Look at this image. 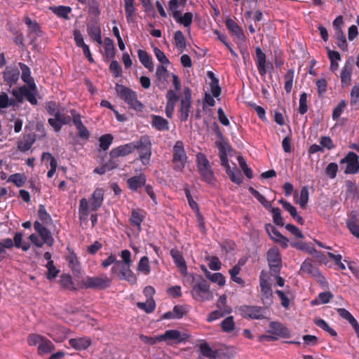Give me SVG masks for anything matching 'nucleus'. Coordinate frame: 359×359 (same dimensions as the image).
Listing matches in <instances>:
<instances>
[{
    "mask_svg": "<svg viewBox=\"0 0 359 359\" xmlns=\"http://www.w3.org/2000/svg\"><path fill=\"white\" fill-rule=\"evenodd\" d=\"M191 294L194 299L200 302L210 301L213 298V294L210 289V284L201 275L194 277Z\"/></svg>",
    "mask_w": 359,
    "mask_h": 359,
    "instance_id": "1",
    "label": "nucleus"
},
{
    "mask_svg": "<svg viewBox=\"0 0 359 359\" xmlns=\"http://www.w3.org/2000/svg\"><path fill=\"white\" fill-rule=\"evenodd\" d=\"M115 90L117 95L126 103L130 109L135 111H142L144 104L138 100L137 94L131 88L121 84H116Z\"/></svg>",
    "mask_w": 359,
    "mask_h": 359,
    "instance_id": "2",
    "label": "nucleus"
},
{
    "mask_svg": "<svg viewBox=\"0 0 359 359\" xmlns=\"http://www.w3.org/2000/svg\"><path fill=\"white\" fill-rule=\"evenodd\" d=\"M130 264H122L118 261L111 269V273L121 280H126L131 285L137 283V278L130 269Z\"/></svg>",
    "mask_w": 359,
    "mask_h": 359,
    "instance_id": "3",
    "label": "nucleus"
},
{
    "mask_svg": "<svg viewBox=\"0 0 359 359\" xmlns=\"http://www.w3.org/2000/svg\"><path fill=\"white\" fill-rule=\"evenodd\" d=\"M219 156L221 165L225 168L226 173L229 177L231 181L238 185L241 184L243 183V177L241 171L238 169L236 164H233V167L231 168L229 163L227 154L222 147L219 148Z\"/></svg>",
    "mask_w": 359,
    "mask_h": 359,
    "instance_id": "4",
    "label": "nucleus"
},
{
    "mask_svg": "<svg viewBox=\"0 0 359 359\" xmlns=\"http://www.w3.org/2000/svg\"><path fill=\"white\" fill-rule=\"evenodd\" d=\"M134 151L138 150L140 159L144 165L149 164L151 156V142L149 136H142L138 141L133 142Z\"/></svg>",
    "mask_w": 359,
    "mask_h": 359,
    "instance_id": "5",
    "label": "nucleus"
},
{
    "mask_svg": "<svg viewBox=\"0 0 359 359\" xmlns=\"http://www.w3.org/2000/svg\"><path fill=\"white\" fill-rule=\"evenodd\" d=\"M187 158L183 142L177 140L172 148L173 169L175 171L182 172L185 167Z\"/></svg>",
    "mask_w": 359,
    "mask_h": 359,
    "instance_id": "6",
    "label": "nucleus"
},
{
    "mask_svg": "<svg viewBox=\"0 0 359 359\" xmlns=\"http://www.w3.org/2000/svg\"><path fill=\"white\" fill-rule=\"evenodd\" d=\"M111 280L107 275L102 274L100 276H87L81 281V286L84 288L104 290L111 285Z\"/></svg>",
    "mask_w": 359,
    "mask_h": 359,
    "instance_id": "7",
    "label": "nucleus"
},
{
    "mask_svg": "<svg viewBox=\"0 0 359 359\" xmlns=\"http://www.w3.org/2000/svg\"><path fill=\"white\" fill-rule=\"evenodd\" d=\"M37 93V88L36 90L31 89L29 86H22L18 88H14L12 90L11 93L15 97L18 102H22L24 98L29 102L32 105H36L38 104L36 94Z\"/></svg>",
    "mask_w": 359,
    "mask_h": 359,
    "instance_id": "8",
    "label": "nucleus"
},
{
    "mask_svg": "<svg viewBox=\"0 0 359 359\" xmlns=\"http://www.w3.org/2000/svg\"><path fill=\"white\" fill-rule=\"evenodd\" d=\"M191 90L189 87L184 89V95L180 100V106L179 109V118L182 122H186L189 116L191 108Z\"/></svg>",
    "mask_w": 359,
    "mask_h": 359,
    "instance_id": "9",
    "label": "nucleus"
},
{
    "mask_svg": "<svg viewBox=\"0 0 359 359\" xmlns=\"http://www.w3.org/2000/svg\"><path fill=\"white\" fill-rule=\"evenodd\" d=\"M238 311L244 318L262 320L265 318L264 309L259 306L242 305L238 308Z\"/></svg>",
    "mask_w": 359,
    "mask_h": 359,
    "instance_id": "10",
    "label": "nucleus"
},
{
    "mask_svg": "<svg viewBox=\"0 0 359 359\" xmlns=\"http://www.w3.org/2000/svg\"><path fill=\"white\" fill-rule=\"evenodd\" d=\"M340 164H346L344 173L357 174L359 172V156L353 151H349L340 160Z\"/></svg>",
    "mask_w": 359,
    "mask_h": 359,
    "instance_id": "11",
    "label": "nucleus"
},
{
    "mask_svg": "<svg viewBox=\"0 0 359 359\" xmlns=\"http://www.w3.org/2000/svg\"><path fill=\"white\" fill-rule=\"evenodd\" d=\"M300 271L303 273H307L313 277L317 282L321 285L326 283L325 278L321 274L318 268L313 264V261L310 259H306L303 262L301 265Z\"/></svg>",
    "mask_w": 359,
    "mask_h": 359,
    "instance_id": "12",
    "label": "nucleus"
},
{
    "mask_svg": "<svg viewBox=\"0 0 359 359\" xmlns=\"http://www.w3.org/2000/svg\"><path fill=\"white\" fill-rule=\"evenodd\" d=\"M266 259L271 271L276 274L279 273L282 267V259L278 248H270L266 253Z\"/></svg>",
    "mask_w": 359,
    "mask_h": 359,
    "instance_id": "13",
    "label": "nucleus"
},
{
    "mask_svg": "<svg viewBox=\"0 0 359 359\" xmlns=\"http://www.w3.org/2000/svg\"><path fill=\"white\" fill-rule=\"evenodd\" d=\"M70 114L72 116V122L78 130L79 137L85 141H88L90 137V133L83 125L81 121V116L75 109H71Z\"/></svg>",
    "mask_w": 359,
    "mask_h": 359,
    "instance_id": "14",
    "label": "nucleus"
},
{
    "mask_svg": "<svg viewBox=\"0 0 359 359\" xmlns=\"http://www.w3.org/2000/svg\"><path fill=\"white\" fill-rule=\"evenodd\" d=\"M255 54V63L257 71L261 76H264L266 74L267 68L273 69V65L270 62H266V54L262 51L260 47H256Z\"/></svg>",
    "mask_w": 359,
    "mask_h": 359,
    "instance_id": "15",
    "label": "nucleus"
},
{
    "mask_svg": "<svg viewBox=\"0 0 359 359\" xmlns=\"http://www.w3.org/2000/svg\"><path fill=\"white\" fill-rule=\"evenodd\" d=\"M187 335L182 334L177 330H166L163 334L158 335L157 339L158 341H174L175 343H181L186 340Z\"/></svg>",
    "mask_w": 359,
    "mask_h": 359,
    "instance_id": "16",
    "label": "nucleus"
},
{
    "mask_svg": "<svg viewBox=\"0 0 359 359\" xmlns=\"http://www.w3.org/2000/svg\"><path fill=\"white\" fill-rule=\"evenodd\" d=\"M2 76L5 84L9 87L15 85L20 77V70L16 67L8 66L2 72Z\"/></svg>",
    "mask_w": 359,
    "mask_h": 359,
    "instance_id": "17",
    "label": "nucleus"
},
{
    "mask_svg": "<svg viewBox=\"0 0 359 359\" xmlns=\"http://www.w3.org/2000/svg\"><path fill=\"white\" fill-rule=\"evenodd\" d=\"M354 59L353 57H349L342 68L340 74L341 83L342 86H348L351 83V75L353 69Z\"/></svg>",
    "mask_w": 359,
    "mask_h": 359,
    "instance_id": "18",
    "label": "nucleus"
},
{
    "mask_svg": "<svg viewBox=\"0 0 359 359\" xmlns=\"http://www.w3.org/2000/svg\"><path fill=\"white\" fill-rule=\"evenodd\" d=\"M25 23L28 27V36H31L34 35L35 36L32 39L30 43L32 45L36 46V39L37 37H41L43 35V32L41 30V25L36 22L33 21L29 17L27 16L25 18Z\"/></svg>",
    "mask_w": 359,
    "mask_h": 359,
    "instance_id": "19",
    "label": "nucleus"
},
{
    "mask_svg": "<svg viewBox=\"0 0 359 359\" xmlns=\"http://www.w3.org/2000/svg\"><path fill=\"white\" fill-rule=\"evenodd\" d=\"M146 182L147 177L142 172L128 178L126 181L128 188L133 192H138L140 189L145 185Z\"/></svg>",
    "mask_w": 359,
    "mask_h": 359,
    "instance_id": "20",
    "label": "nucleus"
},
{
    "mask_svg": "<svg viewBox=\"0 0 359 359\" xmlns=\"http://www.w3.org/2000/svg\"><path fill=\"white\" fill-rule=\"evenodd\" d=\"M104 190L102 188L95 189L90 198V210L97 211L103 204Z\"/></svg>",
    "mask_w": 359,
    "mask_h": 359,
    "instance_id": "21",
    "label": "nucleus"
},
{
    "mask_svg": "<svg viewBox=\"0 0 359 359\" xmlns=\"http://www.w3.org/2000/svg\"><path fill=\"white\" fill-rule=\"evenodd\" d=\"M35 231L39 234L43 241L48 246L51 247L54 244V238L49 229L43 226L39 222L36 221L34 223Z\"/></svg>",
    "mask_w": 359,
    "mask_h": 359,
    "instance_id": "22",
    "label": "nucleus"
},
{
    "mask_svg": "<svg viewBox=\"0 0 359 359\" xmlns=\"http://www.w3.org/2000/svg\"><path fill=\"white\" fill-rule=\"evenodd\" d=\"M72 121V116L65 115L60 112L57 118H48V123L57 133L61 130L63 125H69Z\"/></svg>",
    "mask_w": 359,
    "mask_h": 359,
    "instance_id": "23",
    "label": "nucleus"
},
{
    "mask_svg": "<svg viewBox=\"0 0 359 359\" xmlns=\"http://www.w3.org/2000/svg\"><path fill=\"white\" fill-rule=\"evenodd\" d=\"M134 151L133 142L118 146L111 150L109 156L111 158L127 156Z\"/></svg>",
    "mask_w": 359,
    "mask_h": 359,
    "instance_id": "24",
    "label": "nucleus"
},
{
    "mask_svg": "<svg viewBox=\"0 0 359 359\" xmlns=\"http://www.w3.org/2000/svg\"><path fill=\"white\" fill-rule=\"evenodd\" d=\"M269 330L268 332L271 334L279 336L283 338H287L290 337V332L288 329L285 327L282 323L278 321L270 322Z\"/></svg>",
    "mask_w": 359,
    "mask_h": 359,
    "instance_id": "25",
    "label": "nucleus"
},
{
    "mask_svg": "<svg viewBox=\"0 0 359 359\" xmlns=\"http://www.w3.org/2000/svg\"><path fill=\"white\" fill-rule=\"evenodd\" d=\"M18 66L22 71L21 79L29 87L36 90V83L34 78L31 76L30 68L25 63L19 62Z\"/></svg>",
    "mask_w": 359,
    "mask_h": 359,
    "instance_id": "26",
    "label": "nucleus"
},
{
    "mask_svg": "<svg viewBox=\"0 0 359 359\" xmlns=\"http://www.w3.org/2000/svg\"><path fill=\"white\" fill-rule=\"evenodd\" d=\"M337 312L340 317L346 320L351 324L359 339V324L353 316L348 310L344 308L337 309Z\"/></svg>",
    "mask_w": 359,
    "mask_h": 359,
    "instance_id": "27",
    "label": "nucleus"
},
{
    "mask_svg": "<svg viewBox=\"0 0 359 359\" xmlns=\"http://www.w3.org/2000/svg\"><path fill=\"white\" fill-rule=\"evenodd\" d=\"M170 254L173 259L174 263L180 269V272L182 273L187 272V264L181 252H180L177 248H175L170 250Z\"/></svg>",
    "mask_w": 359,
    "mask_h": 359,
    "instance_id": "28",
    "label": "nucleus"
},
{
    "mask_svg": "<svg viewBox=\"0 0 359 359\" xmlns=\"http://www.w3.org/2000/svg\"><path fill=\"white\" fill-rule=\"evenodd\" d=\"M91 339L88 337L70 339L69 344L76 350L81 351L87 349L91 345Z\"/></svg>",
    "mask_w": 359,
    "mask_h": 359,
    "instance_id": "29",
    "label": "nucleus"
},
{
    "mask_svg": "<svg viewBox=\"0 0 359 359\" xmlns=\"http://www.w3.org/2000/svg\"><path fill=\"white\" fill-rule=\"evenodd\" d=\"M151 118V126L157 130L165 131L169 130V122L163 117L152 114Z\"/></svg>",
    "mask_w": 359,
    "mask_h": 359,
    "instance_id": "30",
    "label": "nucleus"
},
{
    "mask_svg": "<svg viewBox=\"0 0 359 359\" xmlns=\"http://www.w3.org/2000/svg\"><path fill=\"white\" fill-rule=\"evenodd\" d=\"M137 55L141 64L150 72H153L154 67L151 56L146 50L142 49L137 50Z\"/></svg>",
    "mask_w": 359,
    "mask_h": 359,
    "instance_id": "31",
    "label": "nucleus"
},
{
    "mask_svg": "<svg viewBox=\"0 0 359 359\" xmlns=\"http://www.w3.org/2000/svg\"><path fill=\"white\" fill-rule=\"evenodd\" d=\"M225 25L232 34L236 36L238 39H243L244 34L242 28L233 19L226 18Z\"/></svg>",
    "mask_w": 359,
    "mask_h": 359,
    "instance_id": "32",
    "label": "nucleus"
},
{
    "mask_svg": "<svg viewBox=\"0 0 359 359\" xmlns=\"http://www.w3.org/2000/svg\"><path fill=\"white\" fill-rule=\"evenodd\" d=\"M104 57L106 61L113 59L115 57V46L114 41L110 38L104 39Z\"/></svg>",
    "mask_w": 359,
    "mask_h": 359,
    "instance_id": "33",
    "label": "nucleus"
},
{
    "mask_svg": "<svg viewBox=\"0 0 359 359\" xmlns=\"http://www.w3.org/2000/svg\"><path fill=\"white\" fill-rule=\"evenodd\" d=\"M87 32L94 41H96L99 44L102 43V32L100 27L98 25H88Z\"/></svg>",
    "mask_w": 359,
    "mask_h": 359,
    "instance_id": "34",
    "label": "nucleus"
},
{
    "mask_svg": "<svg viewBox=\"0 0 359 359\" xmlns=\"http://www.w3.org/2000/svg\"><path fill=\"white\" fill-rule=\"evenodd\" d=\"M69 267L72 269L74 274H79L81 272V264L76 255L72 252L67 257Z\"/></svg>",
    "mask_w": 359,
    "mask_h": 359,
    "instance_id": "35",
    "label": "nucleus"
},
{
    "mask_svg": "<svg viewBox=\"0 0 359 359\" xmlns=\"http://www.w3.org/2000/svg\"><path fill=\"white\" fill-rule=\"evenodd\" d=\"M59 283L62 289L69 290L71 291H76V288L74 286V283L69 274H62L60 276Z\"/></svg>",
    "mask_w": 359,
    "mask_h": 359,
    "instance_id": "36",
    "label": "nucleus"
},
{
    "mask_svg": "<svg viewBox=\"0 0 359 359\" xmlns=\"http://www.w3.org/2000/svg\"><path fill=\"white\" fill-rule=\"evenodd\" d=\"M89 215V203L86 198L79 201V218L80 221H87Z\"/></svg>",
    "mask_w": 359,
    "mask_h": 359,
    "instance_id": "37",
    "label": "nucleus"
},
{
    "mask_svg": "<svg viewBox=\"0 0 359 359\" xmlns=\"http://www.w3.org/2000/svg\"><path fill=\"white\" fill-rule=\"evenodd\" d=\"M49 9L57 17L69 20V14L72 11V8L69 6H50Z\"/></svg>",
    "mask_w": 359,
    "mask_h": 359,
    "instance_id": "38",
    "label": "nucleus"
},
{
    "mask_svg": "<svg viewBox=\"0 0 359 359\" xmlns=\"http://www.w3.org/2000/svg\"><path fill=\"white\" fill-rule=\"evenodd\" d=\"M55 349V346L50 340L43 337L41 344L38 346L39 355L46 354Z\"/></svg>",
    "mask_w": 359,
    "mask_h": 359,
    "instance_id": "39",
    "label": "nucleus"
},
{
    "mask_svg": "<svg viewBox=\"0 0 359 359\" xmlns=\"http://www.w3.org/2000/svg\"><path fill=\"white\" fill-rule=\"evenodd\" d=\"M198 170L203 180H204L205 182L208 184H212L215 182V177L211 168V166H208L202 168H200Z\"/></svg>",
    "mask_w": 359,
    "mask_h": 359,
    "instance_id": "40",
    "label": "nucleus"
},
{
    "mask_svg": "<svg viewBox=\"0 0 359 359\" xmlns=\"http://www.w3.org/2000/svg\"><path fill=\"white\" fill-rule=\"evenodd\" d=\"M168 76L169 72L163 65H160L157 66L156 71V77L159 83L158 85L162 84L165 86L167 82Z\"/></svg>",
    "mask_w": 359,
    "mask_h": 359,
    "instance_id": "41",
    "label": "nucleus"
},
{
    "mask_svg": "<svg viewBox=\"0 0 359 359\" xmlns=\"http://www.w3.org/2000/svg\"><path fill=\"white\" fill-rule=\"evenodd\" d=\"M334 39L336 41V45L339 49L344 52L348 50V43L343 31L335 32Z\"/></svg>",
    "mask_w": 359,
    "mask_h": 359,
    "instance_id": "42",
    "label": "nucleus"
},
{
    "mask_svg": "<svg viewBox=\"0 0 359 359\" xmlns=\"http://www.w3.org/2000/svg\"><path fill=\"white\" fill-rule=\"evenodd\" d=\"M199 348L201 353L205 357L209 358L210 359H215L217 356V351L212 350L207 342L201 344L199 346Z\"/></svg>",
    "mask_w": 359,
    "mask_h": 359,
    "instance_id": "43",
    "label": "nucleus"
},
{
    "mask_svg": "<svg viewBox=\"0 0 359 359\" xmlns=\"http://www.w3.org/2000/svg\"><path fill=\"white\" fill-rule=\"evenodd\" d=\"M143 219L144 216L141 214L140 210H132L130 223L132 226H137L139 231L141 230V224Z\"/></svg>",
    "mask_w": 359,
    "mask_h": 359,
    "instance_id": "44",
    "label": "nucleus"
},
{
    "mask_svg": "<svg viewBox=\"0 0 359 359\" xmlns=\"http://www.w3.org/2000/svg\"><path fill=\"white\" fill-rule=\"evenodd\" d=\"M206 277L212 283H217L219 286L222 287L225 285L226 278L221 273H210L207 271L205 273Z\"/></svg>",
    "mask_w": 359,
    "mask_h": 359,
    "instance_id": "45",
    "label": "nucleus"
},
{
    "mask_svg": "<svg viewBox=\"0 0 359 359\" xmlns=\"http://www.w3.org/2000/svg\"><path fill=\"white\" fill-rule=\"evenodd\" d=\"M137 271L144 275H149L151 271L149 258L144 256L140 258L137 264Z\"/></svg>",
    "mask_w": 359,
    "mask_h": 359,
    "instance_id": "46",
    "label": "nucleus"
},
{
    "mask_svg": "<svg viewBox=\"0 0 359 359\" xmlns=\"http://www.w3.org/2000/svg\"><path fill=\"white\" fill-rule=\"evenodd\" d=\"M137 306L147 313H151L155 310L156 303L153 298H149L145 302H137Z\"/></svg>",
    "mask_w": 359,
    "mask_h": 359,
    "instance_id": "47",
    "label": "nucleus"
},
{
    "mask_svg": "<svg viewBox=\"0 0 359 359\" xmlns=\"http://www.w3.org/2000/svg\"><path fill=\"white\" fill-rule=\"evenodd\" d=\"M249 192L266 208L271 207V203L266 198L262 196L257 190L252 187L248 188Z\"/></svg>",
    "mask_w": 359,
    "mask_h": 359,
    "instance_id": "48",
    "label": "nucleus"
},
{
    "mask_svg": "<svg viewBox=\"0 0 359 359\" xmlns=\"http://www.w3.org/2000/svg\"><path fill=\"white\" fill-rule=\"evenodd\" d=\"M174 41L177 49L182 52L186 48V40L182 31H176L174 34Z\"/></svg>",
    "mask_w": 359,
    "mask_h": 359,
    "instance_id": "49",
    "label": "nucleus"
},
{
    "mask_svg": "<svg viewBox=\"0 0 359 359\" xmlns=\"http://www.w3.org/2000/svg\"><path fill=\"white\" fill-rule=\"evenodd\" d=\"M314 323L316 325H317L318 327H320L324 331L329 333L332 337L337 336V332L333 328L330 327L329 325L327 323V322L325 320H324L323 319L316 318L314 320Z\"/></svg>",
    "mask_w": 359,
    "mask_h": 359,
    "instance_id": "50",
    "label": "nucleus"
},
{
    "mask_svg": "<svg viewBox=\"0 0 359 359\" xmlns=\"http://www.w3.org/2000/svg\"><path fill=\"white\" fill-rule=\"evenodd\" d=\"M261 292L264 298L269 299L272 297V290L269 281L260 278Z\"/></svg>",
    "mask_w": 359,
    "mask_h": 359,
    "instance_id": "51",
    "label": "nucleus"
},
{
    "mask_svg": "<svg viewBox=\"0 0 359 359\" xmlns=\"http://www.w3.org/2000/svg\"><path fill=\"white\" fill-rule=\"evenodd\" d=\"M114 137L111 134L102 135L99 138L100 147L103 151H107L112 144Z\"/></svg>",
    "mask_w": 359,
    "mask_h": 359,
    "instance_id": "52",
    "label": "nucleus"
},
{
    "mask_svg": "<svg viewBox=\"0 0 359 359\" xmlns=\"http://www.w3.org/2000/svg\"><path fill=\"white\" fill-rule=\"evenodd\" d=\"M241 271V268H239V266H233L229 271V273L231 276V279L232 281L236 283L237 284L244 286L245 285V281L240 277H238L237 276L239 274Z\"/></svg>",
    "mask_w": 359,
    "mask_h": 359,
    "instance_id": "53",
    "label": "nucleus"
},
{
    "mask_svg": "<svg viewBox=\"0 0 359 359\" xmlns=\"http://www.w3.org/2000/svg\"><path fill=\"white\" fill-rule=\"evenodd\" d=\"M346 194L348 196L355 198L358 197V189L355 183L351 180H346L345 182Z\"/></svg>",
    "mask_w": 359,
    "mask_h": 359,
    "instance_id": "54",
    "label": "nucleus"
},
{
    "mask_svg": "<svg viewBox=\"0 0 359 359\" xmlns=\"http://www.w3.org/2000/svg\"><path fill=\"white\" fill-rule=\"evenodd\" d=\"M175 20L185 27H189L193 21V14L191 12H187L183 16H181V14L178 15V17L175 18Z\"/></svg>",
    "mask_w": 359,
    "mask_h": 359,
    "instance_id": "55",
    "label": "nucleus"
},
{
    "mask_svg": "<svg viewBox=\"0 0 359 359\" xmlns=\"http://www.w3.org/2000/svg\"><path fill=\"white\" fill-rule=\"evenodd\" d=\"M46 109L48 114H50L52 116H54V118H57V117L61 112L59 109V105L54 101L48 102L46 105Z\"/></svg>",
    "mask_w": 359,
    "mask_h": 359,
    "instance_id": "56",
    "label": "nucleus"
},
{
    "mask_svg": "<svg viewBox=\"0 0 359 359\" xmlns=\"http://www.w3.org/2000/svg\"><path fill=\"white\" fill-rule=\"evenodd\" d=\"M46 266L48 270V272L46 274V278L48 280H51L55 278L58 276V273H60V270L57 269L55 266L53 261L48 262Z\"/></svg>",
    "mask_w": 359,
    "mask_h": 359,
    "instance_id": "57",
    "label": "nucleus"
},
{
    "mask_svg": "<svg viewBox=\"0 0 359 359\" xmlns=\"http://www.w3.org/2000/svg\"><path fill=\"white\" fill-rule=\"evenodd\" d=\"M238 164H239L241 168L243 171L245 175L248 178L252 179L253 177V172H252V169L248 166L245 158L242 156H238Z\"/></svg>",
    "mask_w": 359,
    "mask_h": 359,
    "instance_id": "58",
    "label": "nucleus"
},
{
    "mask_svg": "<svg viewBox=\"0 0 359 359\" xmlns=\"http://www.w3.org/2000/svg\"><path fill=\"white\" fill-rule=\"evenodd\" d=\"M309 198V189L306 186L303 187L300 191V196L298 203L302 208H305Z\"/></svg>",
    "mask_w": 359,
    "mask_h": 359,
    "instance_id": "59",
    "label": "nucleus"
},
{
    "mask_svg": "<svg viewBox=\"0 0 359 359\" xmlns=\"http://www.w3.org/2000/svg\"><path fill=\"white\" fill-rule=\"evenodd\" d=\"M221 328L226 332H230L235 328V323L233 316H229L221 323Z\"/></svg>",
    "mask_w": 359,
    "mask_h": 359,
    "instance_id": "60",
    "label": "nucleus"
},
{
    "mask_svg": "<svg viewBox=\"0 0 359 359\" xmlns=\"http://www.w3.org/2000/svg\"><path fill=\"white\" fill-rule=\"evenodd\" d=\"M346 105L347 104L345 100H341L337 104L332 111V119L334 121H337L340 117L345 108L346 107Z\"/></svg>",
    "mask_w": 359,
    "mask_h": 359,
    "instance_id": "61",
    "label": "nucleus"
},
{
    "mask_svg": "<svg viewBox=\"0 0 359 359\" xmlns=\"http://www.w3.org/2000/svg\"><path fill=\"white\" fill-rule=\"evenodd\" d=\"M273 215V222L280 226H283L284 225V219L281 215V210L279 208H272L271 210Z\"/></svg>",
    "mask_w": 359,
    "mask_h": 359,
    "instance_id": "62",
    "label": "nucleus"
},
{
    "mask_svg": "<svg viewBox=\"0 0 359 359\" xmlns=\"http://www.w3.org/2000/svg\"><path fill=\"white\" fill-rule=\"evenodd\" d=\"M8 182H12L18 187H22L26 182V177L24 175L20 173H15L10 175Z\"/></svg>",
    "mask_w": 359,
    "mask_h": 359,
    "instance_id": "63",
    "label": "nucleus"
},
{
    "mask_svg": "<svg viewBox=\"0 0 359 359\" xmlns=\"http://www.w3.org/2000/svg\"><path fill=\"white\" fill-rule=\"evenodd\" d=\"M38 215L40 220L44 224H48L52 220L50 215L47 212L44 205H39Z\"/></svg>",
    "mask_w": 359,
    "mask_h": 359,
    "instance_id": "64",
    "label": "nucleus"
}]
</instances>
